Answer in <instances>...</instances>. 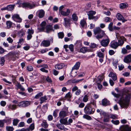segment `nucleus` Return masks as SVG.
Wrapping results in <instances>:
<instances>
[{
  "instance_id": "3c124183",
  "label": "nucleus",
  "mask_w": 131,
  "mask_h": 131,
  "mask_svg": "<svg viewBox=\"0 0 131 131\" xmlns=\"http://www.w3.org/2000/svg\"><path fill=\"white\" fill-rule=\"evenodd\" d=\"M113 23L111 22L109 25L108 28L109 30L110 31H112L113 30Z\"/></svg>"
},
{
  "instance_id": "f704fd0d",
  "label": "nucleus",
  "mask_w": 131,
  "mask_h": 131,
  "mask_svg": "<svg viewBox=\"0 0 131 131\" xmlns=\"http://www.w3.org/2000/svg\"><path fill=\"white\" fill-rule=\"evenodd\" d=\"M104 78V74H102V75L99 76L97 78V80L96 81H99L101 83Z\"/></svg>"
},
{
  "instance_id": "680f3d73",
  "label": "nucleus",
  "mask_w": 131,
  "mask_h": 131,
  "mask_svg": "<svg viewBox=\"0 0 131 131\" xmlns=\"http://www.w3.org/2000/svg\"><path fill=\"white\" fill-rule=\"evenodd\" d=\"M97 56L101 58H103L104 56V55L101 52H99L98 53Z\"/></svg>"
},
{
  "instance_id": "2eb2a0df",
  "label": "nucleus",
  "mask_w": 131,
  "mask_h": 131,
  "mask_svg": "<svg viewBox=\"0 0 131 131\" xmlns=\"http://www.w3.org/2000/svg\"><path fill=\"white\" fill-rule=\"evenodd\" d=\"M116 17L118 20L122 21L123 23L127 21V20L125 19L122 15L119 13L117 14Z\"/></svg>"
},
{
  "instance_id": "6ab92c4d",
  "label": "nucleus",
  "mask_w": 131,
  "mask_h": 131,
  "mask_svg": "<svg viewBox=\"0 0 131 131\" xmlns=\"http://www.w3.org/2000/svg\"><path fill=\"white\" fill-rule=\"evenodd\" d=\"M67 116V113L64 111H62L60 112L59 116L60 118H63Z\"/></svg>"
},
{
  "instance_id": "a211bd4d",
  "label": "nucleus",
  "mask_w": 131,
  "mask_h": 131,
  "mask_svg": "<svg viewBox=\"0 0 131 131\" xmlns=\"http://www.w3.org/2000/svg\"><path fill=\"white\" fill-rule=\"evenodd\" d=\"M42 46L45 47H47L50 45V41L48 40H44L42 42Z\"/></svg>"
},
{
  "instance_id": "4d7b16f0",
  "label": "nucleus",
  "mask_w": 131,
  "mask_h": 131,
  "mask_svg": "<svg viewBox=\"0 0 131 131\" xmlns=\"http://www.w3.org/2000/svg\"><path fill=\"white\" fill-rule=\"evenodd\" d=\"M59 110L57 109L56 110L54 111L53 115L55 117H56L57 116V114Z\"/></svg>"
},
{
  "instance_id": "412c9836",
  "label": "nucleus",
  "mask_w": 131,
  "mask_h": 131,
  "mask_svg": "<svg viewBox=\"0 0 131 131\" xmlns=\"http://www.w3.org/2000/svg\"><path fill=\"white\" fill-rule=\"evenodd\" d=\"M64 65V64L62 63L58 64L55 66V68L56 69L60 70L63 67Z\"/></svg>"
},
{
  "instance_id": "49530a36",
  "label": "nucleus",
  "mask_w": 131,
  "mask_h": 131,
  "mask_svg": "<svg viewBox=\"0 0 131 131\" xmlns=\"http://www.w3.org/2000/svg\"><path fill=\"white\" fill-rule=\"evenodd\" d=\"M118 61L117 60H115L113 61V66H114L115 69L117 68V66L118 64Z\"/></svg>"
},
{
  "instance_id": "864d4df0",
  "label": "nucleus",
  "mask_w": 131,
  "mask_h": 131,
  "mask_svg": "<svg viewBox=\"0 0 131 131\" xmlns=\"http://www.w3.org/2000/svg\"><path fill=\"white\" fill-rule=\"evenodd\" d=\"M96 83L97 84V86L98 88L100 90L102 88V84H101L100 82L99 81H96Z\"/></svg>"
},
{
  "instance_id": "603ef678",
  "label": "nucleus",
  "mask_w": 131,
  "mask_h": 131,
  "mask_svg": "<svg viewBox=\"0 0 131 131\" xmlns=\"http://www.w3.org/2000/svg\"><path fill=\"white\" fill-rule=\"evenodd\" d=\"M11 118H8L5 119H3V121H4V123H6L8 124H10V123L11 120Z\"/></svg>"
},
{
  "instance_id": "f257e3e1",
  "label": "nucleus",
  "mask_w": 131,
  "mask_h": 131,
  "mask_svg": "<svg viewBox=\"0 0 131 131\" xmlns=\"http://www.w3.org/2000/svg\"><path fill=\"white\" fill-rule=\"evenodd\" d=\"M131 94L127 91H124L119 101V103L121 107L127 108L128 106V103Z\"/></svg>"
},
{
  "instance_id": "bf43d9fd",
  "label": "nucleus",
  "mask_w": 131,
  "mask_h": 131,
  "mask_svg": "<svg viewBox=\"0 0 131 131\" xmlns=\"http://www.w3.org/2000/svg\"><path fill=\"white\" fill-rule=\"evenodd\" d=\"M29 128L30 129V130L31 131L33 130L35 128L34 124V123H32L30 124L29 127Z\"/></svg>"
},
{
  "instance_id": "09e8293b",
  "label": "nucleus",
  "mask_w": 131,
  "mask_h": 131,
  "mask_svg": "<svg viewBox=\"0 0 131 131\" xmlns=\"http://www.w3.org/2000/svg\"><path fill=\"white\" fill-rule=\"evenodd\" d=\"M5 61L4 58L3 57H2L1 59L0 64L2 66L4 65Z\"/></svg>"
},
{
  "instance_id": "a18cd8bd",
  "label": "nucleus",
  "mask_w": 131,
  "mask_h": 131,
  "mask_svg": "<svg viewBox=\"0 0 131 131\" xmlns=\"http://www.w3.org/2000/svg\"><path fill=\"white\" fill-rule=\"evenodd\" d=\"M104 21L106 22H110L112 21V19L110 17H106L104 18Z\"/></svg>"
},
{
  "instance_id": "cd10ccee",
  "label": "nucleus",
  "mask_w": 131,
  "mask_h": 131,
  "mask_svg": "<svg viewBox=\"0 0 131 131\" xmlns=\"http://www.w3.org/2000/svg\"><path fill=\"white\" fill-rule=\"evenodd\" d=\"M16 55V53L13 52H11L8 53L6 56L9 58H15Z\"/></svg>"
},
{
  "instance_id": "5fc2aeb1",
  "label": "nucleus",
  "mask_w": 131,
  "mask_h": 131,
  "mask_svg": "<svg viewBox=\"0 0 131 131\" xmlns=\"http://www.w3.org/2000/svg\"><path fill=\"white\" fill-rule=\"evenodd\" d=\"M121 52L123 54H125L127 53V51L125 48H123L122 49Z\"/></svg>"
},
{
  "instance_id": "0e129e2a",
  "label": "nucleus",
  "mask_w": 131,
  "mask_h": 131,
  "mask_svg": "<svg viewBox=\"0 0 131 131\" xmlns=\"http://www.w3.org/2000/svg\"><path fill=\"white\" fill-rule=\"evenodd\" d=\"M110 118H112L113 119H115L117 118V116L114 114H110Z\"/></svg>"
},
{
  "instance_id": "8fccbe9b",
  "label": "nucleus",
  "mask_w": 131,
  "mask_h": 131,
  "mask_svg": "<svg viewBox=\"0 0 131 131\" xmlns=\"http://www.w3.org/2000/svg\"><path fill=\"white\" fill-rule=\"evenodd\" d=\"M112 93L114 97L116 98H118L120 96V95L119 94H116L114 92H112Z\"/></svg>"
},
{
  "instance_id": "ddd939ff",
  "label": "nucleus",
  "mask_w": 131,
  "mask_h": 131,
  "mask_svg": "<svg viewBox=\"0 0 131 131\" xmlns=\"http://www.w3.org/2000/svg\"><path fill=\"white\" fill-rule=\"evenodd\" d=\"M124 62L128 63L131 62V54L125 56L124 59Z\"/></svg>"
},
{
  "instance_id": "c03bdc74",
  "label": "nucleus",
  "mask_w": 131,
  "mask_h": 131,
  "mask_svg": "<svg viewBox=\"0 0 131 131\" xmlns=\"http://www.w3.org/2000/svg\"><path fill=\"white\" fill-rule=\"evenodd\" d=\"M77 46L79 48L81 47L82 46L81 41H77L76 42Z\"/></svg>"
},
{
  "instance_id": "5701e85b",
  "label": "nucleus",
  "mask_w": 131,
  "mask_h": 131,
  "mask_svg": "<svg viewBox=\"0 0 131 131\" xmlns=\"http://www.w3.org/2000/svg\"><path fill=\"white\" fill-rule=\"evenodd\" d=\"M25 34V32L23 29L18 31L17 33V35L19 37H21Z\"/></svg>"
},
{
  "instance_id": "4468645a",
  "label": "nucleus",
  "mask_w": 131,
  "mask_h": 131,
  "mask_svg": "<svg viewBox=\"0 0 131 131\" xmlns=\"http://www.w3.org/2000/svg\"><path fill=\"white\" fill-rule=\"evenodd\" d=\"M63 20L64 22L63 25L65 26L66 27L70 25L71 21L70 19L67 18H64Z\"/></svg>"
},
{
  "instance_id": "ea45409f",
  "label": "nucleus",
  "mask_w": 131,
  "mask_h": 131,
  "mask_svg": "<svg viewBox=\"0 0 131 131\" xmlns=\"http://www.w3.org/2000/svg\"><path fill=\"white\" fill-rule=\"evenodd\" d=\"M83 118L88 120H90L92 119L91 117L90 116L87 114L83 115Z\"/></svg>"
},
{
  "instance_id": "a878e982",
  "label": "nucleus",
  "mask_w": 131,
  "mask_h": 131,
  "mask_svg": "<svg viewBox=\"0 0 131 131\" xmlns=\"http://www.w3.org/2000/svg\"><path fill=\"white\" fill-rule=\"evenodd\" d=\"M102 104L104 106H106L109 104V102L107 99H104L102 101Z\"/></svg>"
},
{
  "instance_id": "473e14b6",
  "label": "nucleus",
  "mask_w": 131,
  "mask_h": 131,
  "mask_svg": "<svg viewBox=\"0 0 131 131\" xmlns=\"http://www.w3.org/2000/svg\"><path fill=\"white\" fill-rule=\"evenodd\" d=\"M7 6L8 10L11 11L13 10L14 8L15 5H9Z\"/></svg>"
},
{
  "instance_id": "a19ab883",
  "label": "nucleus",
  "mask_w": 131,
  "mask_h": 131,
  "mask_svg": "<svg viewBox=\"0 0 131 131\" xmlns=\"http://www.w3.org/2000/svg\"><path fill=\"white\" fill-rule=\"evenodd\" d=\"M43 95V93L41 92H40L38 94L35 96L34 98L36 99H38L40 97Z\"/></svg>"
},
{
  "instance_id": "13d9d810",
  "label": "nucleus",
  "mask_w": 131,
  "mask_h": 131,
  "mask_svg": "<svg viewBox=\"0 0 131 131\" xmlns=\"http://www.w3.org/2000/svg\"><path fill=\"white\" fill-rule=\"evenodd\" d=\"M47 99V97L46 96H44L43 97H41L40 99V101H42L44 102L46 101Z\"/></svg>"
},
{
  "instance_id": "f3484780",
  "label": "nucleus",
  "mask_w": 131,
  "mask_h": 131,
  "mask_svg": "<svg viewBox=\"0 0 131 131\" xmlns=\"http://www.w3.org/2000/svg\"><path fill=\"white\" fill-rule=\"evenodd\" d=\"M62 124H62L61 123L58 124L56 126L60 130H63L65 131L68 130V128H65L64 125Z\"/></svg>"
},
{
  "instance_id": "f8f14e48",
  "label": "nucleus",
  "mask_w": 131,
  "mask_h": 131,
  "mask_svg": "<svg viewBox=\"0 0 131 131\" xmlns=\"http://www.w3.org/2000/svg\"><path fill=\"white\" fill-rule=\"evenodd\" d=\"M22 6L23 7H28L31 8H32L35 6L33 4H31L29 3L25 2L23 3L22 4Z\"/></svg>"
},
{
  "instance_id": "1a4fd4ad",
  "label": "nucleus",
  "mask_w": 131,
  "mask_h": 131,
  "mask_svg": "<svg viewBox=\"0 0 131 131\" xmlns=\"http://www.w3.org/2000/svg\"><path fill=\"white\" fill-rule=\"evenodd\" d=\"M107 38L106 39H103L101 42V45L104 47L107 46L108 45L110 41V39L108 37H107Z\"/></svg>"
},
{
  "instance_id": "aec40b11",
  "label": "nucleus",
  "mask_w": 131,
  "mask_h": 131,
  "mask_svg": "<svg viewBox=\"0 0 131 131\" xmlns=\"http://www.w3.org/2000/svg\"><path fill=\"white\" fill-rule=\"evenodd\" d=\"M108 76L112 77L114 81H116L117 80V77L115 73H114L112 72H111L110 73Z\"/></svg>"
},
{
  "instance_id": "052dcab7",
  "label": "nucleus",
  "mask_w": 131,
  "mask_h": 131,
  "mask_svg": "<svg viewBox=\"0 0 131 131\" xmlns=\"http://www.w3.org/2000/svg\"><path fill=\"white\" fill-rule=\"evenodd\" d=\"M69 48L71 51H73L74 50V46L72 44H70L69 47Z\"/></svg>"
},
{
  "instance_id": "4be33fe9",
  "label": "nucleus",
  "mask_w": 131,
  "mask_h": 131,
  "mask_svg": "<svg viewBox=\"0 0 131 131\" xmlns=\"http://www.w3.org/2000/svg\"><path fill=\"white\" fill-rule=\"evenodd\" d=\"M80 63L79 62H77L74 66L72 68L71 72L73 70L78 69L80 67Z\"/></svg>"
},
{
  "instance_id": "c85d7f7f",
  "label": "nucleus",
  "mask_w": 131,
  "mask_h": 131,
  "mask_svg": "<svg viewBox=\"0 0 131 131\" xmlns=\"http://www.w3.org/2000/svg\"><path fill=\"white\" fill-rule=\"evenodd\" d=\"M17 105L15 104H9L8 106V108L12 110H14L16 109Z\"/></svg>"
},
{
  "instance_id": "e433bc0d",
  "label": "nucleus",
  "mask_w": 131,
  "mask_h": 131,
  "mask_svg": "<svg viewBox=\"0 0 131 131\" xmlns=\"http://www.w3.org/2000/svg\"><path fill=\"white\" fill-rule=\"evenodd\" d=\"M41 125L42 126L45 128H47L48 126V125L47 122L45 121H43L42 123L41 124Z\"/></svg>"
},
{
  "instance_id": "c756f323",
  "label": "nucleus",
  "mask_w": 131,
  "mask_h": 131,
  "mask_svg": "<svg viewBox=\"0 0 131 131\" xmlns=\"http://www.w3.org/2000/svg\"><path fill=\"white\" fill-rule=\"evenodd\" d=\"M44 15L45 12L42 9L40 10L38 14L39 17L40 18H42L44 16Z\"/></svg>"
},
{
  "instance_id": "39448f33",
  "label": "nucleus",
  "mask_w": 131,
  "mask_h": 131,
  "mask_svg": "<svg viewBox=\"0 0 131 131\" xmlns=\"http://www.w3.org/2000/svg\"><path fill=\"white\" fill-rule=\"evenodd\" d=\"M34 33V30L32 29V27H31L30 29H29L27 31V34H28L27 37V39L28 40H30L32 37V35Z\"/></svg>"
},
{
  "instance_id": "20e7f679",
  "label": "nucleus",
  "mask_w": 131,
  "mask_h": 131,
  "mask_svg": "<svg viewBox=\"0 0 131 131\" xmlns=\"http://www.w3.org/2000/svg\"><path fill=\"white\" fill-rule=\"evenodd\" d=\"M96 13L95 11L93 10H90L88 12L87 14L89 19L90 20L94 19L95 21H96L98 19V17L97 16H93Z\"/></svg>"
},
{
  "instance_id": "7c9ffc66",
  "label": "nucleus",
  "mask_w": 131,
  "mask_h": 131,
  "mask_svg": "<svg viewBox=\"0 0 131 131\" xmlns=\"http://www.w3.org/2000/svg\"><path fill=\"white\" fill-rule=\"evenodd\" d=\"M7 28L9 29L11 28L13 23L10 21H7L6 22Z\"/></svg>"
},
{
  "instance_id": "6e6d98bb",
  "label": "nucleus",
  "mask_w": 131,
  "mask_h": 131,
  "mask_svg": "<svg viewBox=\"0 0 131 131\" xmlns=\"http://www.w3.org/2000/svg\"><path fill=\"white\" fill-rule=\"evenodd\" d=\"M25 124L24 122H20L18 125V127H23L25 126Z\"/></svg>"
},
{
  "instance_id": "f03ea898",
  "label": "nucleus",
  "mask_w": 131,
  "mask_h": 131,
  "mask_svg": "<svg viewBox=\"0 0 131 131\" xmlns=\"http://www.w3.org/2000/svg\"><path fill=\"white\" fill-rule=\"evenodd\" d=\"M95 37L97 39L102 38L105 35L104 31L99 27H96L93 29Z\"/></svg>"
},
{
  "instance_id": "4c0bfd02",
  "label": "nucleus",
  "mask_w": 131,
  "mask_h": 131,
  "mask_svg": "<svg viewBox=\"0 0 131 131\" xmlns=\"http://www.w3.org/2000/svg\"><path fill=\"white\" fill-rule=\"evenodd\" d=\"M6 129L7 131H13L14 128L12 126H7L6 127Z\"/></svg>"
},
{
  "instance_id": "2f4dec72",
  "label": "nucleus",
  "mask_w": 131,
  "mask_h": 131,
  "mask_svg": "<svg viewBox=\"0 0 131 131\" xmlns=\"http://www.w3.org/2000/svg\"><path fill=\"white\" fill-rule=\"evenodd\" d=\"M16 86L18 88L21 90L23 91H24L25 90V89L22 87V85L21 84H20L19 82H17V84Z\"/></svg>"
},
{
  "instance_id": "7ed1b4c3",
  "label": "nucleus",
  "mask_w": 131,
  "mask_h": 131,
  "mask_svg": "<svg viewBox=\"0 0 131 131\" xmlns=\"http://www.w3.org/2000/svg\"><path fill=\"white\" fill-rule=\"evenodd\" d=\"M84 111L86 114H90L94 113L95 110L94 108H92L90 105H87L85 107Z\"/></svg>"
},
{
  "instance_id": "e2e57ef3",
  "label": "nucleus",
  "mask_w": 131,
  "mask_h": 131,
  "mask_svg": "<svg viewBox=\"0 0 131 131\" xmlns=\"http://www.w3.org/2000/svg\"><path fill=\"white\" fill-rule=\"evenodd\" d=\"M7 40L9 43H12L13 41V40L10 37L7 38Z\"/></svg>"
},
{
  "instance_id": "9d476101",
  "label": "nucleus",
  "mask_w": 131,
  "mask_h": 131,
  "mask_svg": "<svg viewBox=\"0 0 131 131\" xmlns=\"http://www.w3.org/2000/svg\"><path fill=\"white\" fill-rule=\"evenodd\" d=\"M126 39L123 36H121L118 39L117 44L119 46H122L123 44L124 41H126Z\"/></svg>"
},
{
  "instance_id": "393cba45",
  "label": "nucleus",
  "mask_w": 131,
  "mask_h": 131,
  "mask_svg": "<svg viewBox=\"0 0 131 131\" xmlns=\"http://www.w3.org/2000/svg\"><path fill=\"white\" fill-rule=\"evenodd\" d=\"M68 117L64 118H61L60 120V123L64 125L67 124L68 122Z\"/></svg>"
},
{
  "instance_id": "72a5a7b5",
  "label": "nucleus",
  "mask_w": 131,
  "mask_h": 131,
  "mask_svg": "<svg viewBox=\"0 0 131 131\" xmlns=\"http://www.w3.org/2000/svg\"><path fill=\"white\" fill-rule=\"evenodd\" d=\"M19 122V120L17 118L14 119L13 120V125L14 126H16Z\"/></svg>"
},
{
  "instance_id": "69168bd1",
  "label": "nucleus",
  "mask_w": 131,
  "mask_h": 131,
  "mask_svg": "<svg viewBox=\"0 0 131 131\" xmlns=\"http://www.w3.org/2000/svg\"><path fill=\"white\" fill-rule=\"evenodd\" d=\"M96 46V45L94 43H91L90 45V47L91 48H95Z\"/></svg>"
},
{
  "instance_id": "774afa93",
  "label": "nucleus",
  "mask_w": 131,
  "mask_h": 131,
  "mask_svg": "<svg viewBox=\"0 0 131 131\" xmlns=\"http://www.w3.org/2000/svg\"><path fill=\"white\" fill-rule=\"evenodd\" d=\"M27 69L29 71H31L33 70V68L32 66H28L27 67Z\"/></svg>"
},
{
  "instance_id": "bb28decb",
  "label": "nucleus",
  "mask_w": 131,
  "mask_h": 131,
  "mask_svg": "<svg viewBox=\"0 0 131 131\" xmlns=\"http://www.w3.org/2000/svg\"><path fill=\"white\" fill-rule=\"evenodd\" d=\"M70 13V10L68 9H67V11L66 12H64V11H61V14L63 16H67Z\"/></svg>"
},
{
  "instance_id": "de8ad7c7",
  "label": "nucleus",
  "mask_w": 131,
  "mask_h": 131,
  "mask_svg": "<svg viewBox=\"0 0 131 131\" xmlns=\"http://www.w3.org/2000/svg\"><path fill=\"white\" fill-rule=\"evenodd\" d=\"M58 36L59 38H62L64 37V33L63 32H60L58 33Z\"/></svg>"
},
{
  "instance_id": "58836bf2",
  "label": "nucleus",
  "mask_w": 131,
  "mask_h": 131,
  "mask_svg": "<svg viewBox=\"0 0 131 131\" xmlns=\"http://www.w3.org/2000/svg\"><path fill=\"white\" fill-rule=\"evenodd\" d=\"M72 19L74 21H77L78 20V17L75 14H73L72 15Z\"/></svg>"
},
{
  "instance_id": "423d86ee",
  "label": "nucleus",
  "mask_w": 131,
  "mask_h": 131,
  "mask_svg": "<svg viewBox=\"0 0 131 131\" xmlns=\"http://www.w3.org/2000/svg\"><path fill=\"white\" fill-rule=\"evenodd\" d=\"M30 104L28 101H24L19 102L17 105L20 107H25L29 106Z\"/></svg>"
},
{
  "instance_id": "9b49d317",
  "label": "nucleus",
  "mask_w": 131,
  "mask_h": 131,
  "mask_svg": "<svg viewBox=\"0 0 131 131\" xmlns=\"http://www.w3.org/2000/svg\"><path fill=\"white\" fill-rule=\"evenodd\" d=\"M119 131H131V128L127 125H122L120 127Z\"/></svg>"
},
{
  "instance_id": "37998d69",
  "label": "nucleus",
  "mask_w": 131,
  "mask_h": 131,
  "mask_svg": "<svg viewBox=\"0 0 131 131\" xmlns=\"http://www.w3.org/2000/svg\"><path fill=\"white\" fill-rule=\"evenodd\" d=\"M111 122L113 124L116 125H117L119 124V121L118 120H111Z\"/></svg>"
},
{
  "instance_id": "6e6552de",
  "label": "nucleus",
  "mask_w": 131,
  "mask_h": 131,
  "mask_svg": "<svg viewBox=\"0 0 131 131\" xmlns=\"http://www.w3.org/2000/svg\"><path fill=\"white\" fill-rule=\"evenodd\" d=\"M54 30L53 29V27L51 25H47L45 28V30L43 31L46 32L47 33H49L52 31H54Z\"/></svg>"
},
{
  "instance_id": "c9c22d12",
  "label": "nucleus",
  "mask_w": 131,
  "mask_h": 131,
  "mask_svg": "<svg viewBox=\"0 0 131 131\" xmlns=\"http://www.w3.org/2000/svg\"><path fill=\"white\" fill-rule=\"evenodd\" d=\"M84 94L85 95L83 98V101L84 102H86L88 101V97L89 95L88 94H86V93Z\"/></svg>"
},
{
  "instance_id": "b1692460",
  "label": "nucleus",
  "mask_w": 131,
  "mask_h": 131,
  "mask_svg": "<svg viewBox=\"0 0 131 131\" xmlns=\"http://www.w3.org/2000/svg\"><path fill=\"white\" fill-rule=\"evenodd\" d=\"M46 24V22L43 21L41 23L40 25L41 27L39 29V30L40 31L42 32L45 30V26Z\"/></svg>"
},
{
  "instance_id": "79ce46f5",
  "label": "nucleus",
  "mask_w": 131,
  "mask_h": 131,
  "mask_svg": "<svg viewBox=\"0 0 131 131\" xmlns=\"http://www.w3.org/2000/svg\"><path fill=\"white\" fill-rule=\"evenodd\" d=\"M119 7L121 9H123L127 7V5L125 3H122L120 4Z\"/></svg>"
},
{
  "instance_id": "dca6fc26",
  "label": "nucleus",
  "mask_w": 131,
  "mask_h": 131,
  "mask_svg": "<svg viewBox=\"0 0 131 131\" xmlns=\"http://www.w3.org/2000/svg\"><path fill=\"white\" fill-rule=\"evenodd\" d=\"M110 47L112 48L116 49L119 46H118L117 42L112 41L110 43Z\"/></svg>"
},
{
  "instance_id": "0eeeda50",
  "label": "nucleus",
  "mask_w": 131,
  "mask_h": 131,
  "mask_svg": "<svg viewBox=\"0 0 131 131\" xmlns=\"http://www.w3.org/2000/svg\"><path fill=\"white\" fill-rule=\"evenodd\" d=\"M12 18L14 21L17 23H20L22 22V18L18 14H15L13 15L12 16Z\"/></svg>"
},
{
  "instance_id": "338daca9",
  "label": "nucleus",
  "mask_w": 131,
  "mask_h": 131,
  "mask_svg": "<svg viewBox=\"0 0 131 131\" xmlns=\"http://www.w3.org/2000/svg\"><path fill=\"white\" fill-rule=\"evenodd\" d=\"M71 93L69 92L67 94H66L65 96V97L67 98H70L71 97Z\"/></svg>"
}]
</instances>
